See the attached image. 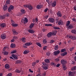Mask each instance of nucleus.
<instances>
[{
  "mask_svg": "<svg viewBox=\"0 0 76 76\" xmlns=\"http://www.w3.org/2000/svg\"><path fill=\"white\" fill-rule=\"evenodd\" d=\"M42 64L43 66H42V68L44 69V70H47L48 69V67L47 66H45L46 65V63L45 62L42 63Z\"/></svg>",
  "mask_w": 76,
  "mask_h": 76,
  "instance_id": "f257e3e1",
  "label": "nucleus"
},
{
  "mask_svg": "<svg viewBox=\"0 0 76 76\" xmlns=\"http://www.w3.org/2000/svg\"><path fill=\"white\" fill-rule=\"evenodd\" d=\"M14 9V7L11 5L10 6V7L8 8V11L9 12H11V10H13Z\"/></svg>",
  "mask_w": 76,
  "mask_h": 76,
  "instance_id": "f03ea898",
  "label": "nucleus"
},
{
  "mask_svg": "<svg viewBox=\"0 0 76 76\" xmlns=\"http://www.w3.org/2000/svg\"><path fill=\"white\" fill-rule=\"evenodd\" d=\"M60 51L59 50H58L57 51H55L54 52V56H58L59 54H60Z\"/></svg>",
  "mask_w": 76,
  "mask_h": 76,
  "instance_id": "7ed1b4c3",
  "label": "nucleus"
},
{
  "mask_svg": "<svg viewBox=\"0 0 76 76\" xmlns=\"http://www.w3.org/2000/svg\"><path fill=\"white\" fill-rule=\"evenodd\" d=\"M1 38L2 39H4L6 38V35L5 34H1Z\"/></svg>",
  "mask_w": 76,
  "mask_h": 76,
  "instance_id": "20e7f679",
  "label": "nucleus"
},
{
  "mask_svg": "<svg viewBox=\"0 0 76 76\" xmlns=\"http://www.w3.org/2000/svg\"><path fill=\"white\" fill-rule=\"evenodd\" d=\"M49 21L50 22H51L52 23H53L55 22V20H54V19L53 18H50L49 19Z\"/></svg>",
  "mask_w": 76,
  "mask_h": 76,
  "instance_id": "39448f33",
  "label": "nucleus"
},
{
  "mask_svg": "<svg viewBox=\"0 0 76 76\" xmlns=\"http://www.w3.org/2000/svg\"><path fill=\"white\" fill-rule=\"evenodd\" d=\"M57 15L58 17L59 18H61V17H62V14L61 13V12L60 11H58L57 13Z\"/></svg>",
  "mask_w": 76,
  "mask_h": 76,
  "instance_id": "423d86ee",
  "label": "nucleus"
},
{
  "mask_svg": "<svg viewBox=\"0 0 76 76\" xmlns=\"http://www.w3.org/2000/svg\"><path fill=\"white\" fill-rule=\"evenodd\" d=\"M63 23V22L61 20H60L58 21V24L59 25H62Z\"/></svg>",
  "mask_w": 76,
  "mask_h": 76,
  "instance_id": "0eeeda50",
  "label": "nucleus"
},
{
  "mask_svg": "<svg viewBox=\"0 0 76 76\" xmlns=\"http://www.w3.org/2000/svg\"><path fill=\"white\" fill-rule=\"evenodd\" d=\"M61 63L62 64H63V65H64V64H66V62L64 60L62 59L61 61Z\"/></svg>",
  "mask_w": 76,
  "mask_h": 76,
  "instance_id": "6e6552de",
  "label": "nucleus"
},
{
  "mask_svg": "<svg viewBox=\"0 0 76 76\" xmlns=\"http://www.w3.org/2000/svg\"><path fill=\"white\" fill-rule=\"evenodd\" d=\"M53 33L52 32H50L47 34V37H48V38H50V37H51L53 35Z\"/></svg>",
  "mask_w": 76,
  "mask_h": 76,
  "instance_id": "1a4fd4ad",
  "label": "nucleus"
},
{
  "mask_svg": "<svg viewBox=\"0 0 76 76\" xmlns=\"http://www.w3.org/2000/svg\"><path fill=\"white\" fill-rule=\"evenodd\" d=\"M32 43L31 42H27L24 45L26 46H29L31 45H32Z\"/></svg>",
  "mask_w": 76,
  "mask_h": 76,
  "instance_id": "9d476101",
  "label": "nucleus"
},
{
  "mask_svg": "<svg viewBox=\"0 0 76 76\" xmlns=\"http://www.w3.org/2000/svg\"><path fill=\"white\" fill-rule=\"evenodd\" d=\"M42 7V5L41 4L40 5H38L37 6V9H41Z\"/></svg>",
  "mask_w": 76,
  "mask_h": 76,
  "instance_id": "9b49d317",
  "label": "nucleus"
},
{
  "mask_svg": "<svg viewBox=\"0 0 76 76\" xmlns=\"http://www.w3.org/2000/svg\"><path fill=\"white\" fill-rule=\"evenodd\" d=\"M2 54L5 55V56H7L9 54V52L7 51H4L2 52Z\"/></svg>",
  "mask_w": 76,
  "mask_h": 76,
  "instance_id": "f8f14e48",
  "label": "nucleus"
},
{
  "mask_svg": "<svg viewBox=\"0 0 76 76\" xmlns=\"http://www.w3.org/2000/svg\"><path fill=\"white\" fill-rule=\"evenodd\" d=\"M0 26L1 27V28H4V27H6V24L5 23H2L0 24Z\"/></svg>",
  "mask_w": 76,
  "mask_h": 76,
  "instance_id": "ddd939ff",
  "label": "nucleus"
},
{
  "mask_svg": "<svg viewBox=\"0 0 76 76\" xmlns=\"http://www.w3.org/2000/svg\"><path fill=\"white\" fill-rule=\"evenodd\" d=\"M69 38L75 40L76 39V37L75 36H71L70 37H69Z\"/></svg>",
  "mask_w": 76,
  "mask_h": 76,
  "instance_id": "4468645a",
  "label": "nucleus"
},
{
  "mask_svg": "<svg viewBox=\"0 0 76 76\" xmlns=\"http://www.w3.org/2000/svg\"><path fill=\"white\" fill-rule=\"evenodd\" d=\"M23 22H24V24H26V23H28V19L26 18H25L24 20H23Z\"/></svg>",
  "mask_w": 76,
  "mask_h": 76,
  "instance_id": "2eb2a0df",
  "label": "nucleus"
},
{
  "mask_svg": "<svg viewBox=\"0 0 76 76\" xmlns=\"http://www.w3.org/2000/svg\"><path fill=\"white\" fill-rule=\"evenodd\" d=\"M7 5H5L4 6V7H3V9L4 10V11H6V10H7Z\"/></svg>",
  "mask_w": 76,
  "mask_h": 76,
  "instance_id": "dca6fc26",
  "label": "nucleus"
},
{
  "mask_svg": "<svg viewBox=\"0 0 76 76\" xmlns=\"http://www.w3.org/2000/svg\"><path fill=\"white\" fill-rule=\"evenodd\" d=\"M12 57H13L15 59H16V60H17L18 58V56L14 54H12Z\"/></svg>",
  "mask_w": 76,
  "mask_h": 76,
  "instance_id": "f3484780",
  "label": "nucleus"
},
{
  "mask_svg": "<svg viewBox=\"0 0 76 76\" xmlns=\"http://www.w3.org/2000/svg\"><path fill=\"white\" fill-rule=\"evenodd\" d=\"M56 6V1H54L52 4V7H55Z\"/></svg>",
  "mask_w": 76,
  "mask_h": 76,
  "instance_id": "a211bd4d",
  "label": "nucleus"
},
{
  "mask_svg": "<svg viewBox=\"0 0 76 76\" xmlns=\"http://www.w3.org/2000/svg\"><path fill=\"white\" fill-rule=\"evenodd\" d=\"M5 69H9L10 68V66H9V64H6L5 65Z\"/></svg>",
  "mask_w": 76,
  "mask_h": 76,
  "instance_id": "6ab92c4d",
  "label": "nucleus"
},
{
  "mask_svg": "<svg viewBox=\"0 0 76 76\" xmlns=\"http://www.w3.org/2000/svg\"><path fill=\"white\" fill-rule=\"evenodd\" d=\"M29 52V51L28 50H25L23 52V54H28Z\"/></svg>",
  "mask_w": 76,
  "mask_h": 76,
  "instance_id": "aec40b11",
  "label": "nucleus"
},
{
  "mask_svg": "<svg viewBox=\"0 0 76 76\" xmlns=\"http://www.w3.org/2000/svg\"><path fill=\"white\" fill-rule=\"evenodd\" d=\"M69 76H74L73 74V72L72 71H69Z\"/></svg>",
  "mask_w": 76,
  "mask_h": 76,
  "instance_id": "412c9836",
  "label": "nucleus"
},
{
  "mask_svg": "<svg viewBox=\"0 0 76 76\" xmlns=\"http://www.w3.org/2000/svg\"><path fill=\"white\" fill-rule=\"evenodd\" d=\"M28 32L31 34H34V31H33V30L29 29L28 30Z\"/></svg>",
  "mask_w": 76,
  "mask_h": 76,
  "instance_id": "4be33fe9",
  "label": "nucleus"
},
{
  "mask_svg": "<svg viewBox=\"0 0 76 76\" xmlns=\"http://www.w3.org/2000/svg\"><path fill=\"white\" fill-rule=\"evenodd\" d=\"M34 23H32L30 24L29 26L30 29H32L33 28V26H34Z\"/></svg>",
  "mask_w": 76,
  "mask_h": 76,
  "instance_id": "5701e85b",
  "label": "nucleus"
},
{
  "mask_svg": "<svg viewBox=\"0 0 76 76\" xmlns=\"http://www.w3.org/2000/svg\"><path fill=\"white\" fill-rule=\"evenodd\" d=\"M28 8L29 9L31 10H32V9H33V7H32V6L29 5H28Z\"/></svg>",
  "mask_w": 76,
  "mask_h": 76,
  "instance_id": "b1692460",
  "label": "nucleus"
},
{
  "mask_svg": "<svg viewBox=\"0 0 76 76\" xmlns=\"http://www.w3.org/2000/svg\"><path fill=\"white\" fill-rule=\"evenodd\" d=\"M12 26H14V27H17V26H18V24H17L12 23Z\"/></svg>",
  "mask_w": 76,
  "mask_h": 76,
  "instance_id": "393cba45",
  "label": "nucleus"
},
{
  "mask_svg": "<svg viewBox=\"0 0 76 76\" xmlns=\"http://www.w3.org/2000/svg\"><path fill=\"white\" fill-rule=\"evenodd\" d=\"M71 32L72 33V34H76V30L74 29L72 30L71 31Z\"/></svg>",
  "mask_w": 76,
  "mask_h": 76,
  "instance_id": "a878e982",
  "label": "nucleus"
},
{
  "mask_svg": "<svg viewBox=\"0 0 76 76\" xmlns=\"http://www.w3.org/2000/svg\"><path fill=\"white\" fill-rule=\"evenodd\" d=\"M57 33V31H53V33H52V35H56V33Z\"/></svg>",
  "mask_w": 76,
  "mask_h": 76,
  "instance_id": "bb28decb",
  "label": "nucleus"
},
{
  "mask_svg": "<svg viewBox=\"0 0 76 76\" xmlns=\"http://www.w3.org/2000/svg\"><path fill=\"white\" fill-rule=\"evenodd\" d=\"M21 40L23 42H25V41H26V38L25 37H23L21 39Z\"/></svg>",
  "mask_w": 76,
  "mask_h": 76,
  "instance_id": "cd10ccee",
  "label": "nucleus"
},
{
  "mask_svg": "<svg viewBox=\"0 0 76 76\" xmlns=\"http://www.w3.org/2000/svg\"><path fill=\"white\" fill-rule=\"evenodd\" d=\"M67 52H64L63 53H62L61 54V56H66V55H67Z\"/></svg>",
  "mask_w": 76,
  "mask_h": 76,
  "instance_id": "c85d7f7f",
  "label": "nucleus"
},
{
  "mask_svg": "<svg viewBox=\"0 0 76 76\" xmlns=\"http://www.w3.org/2000/svg\"><path fill=\"white\" fill-rule=\"evenodd\" d=\"M76 70V66H75L74 67H73L71 68V70H72V71Z\"/></svg>",
  "mask_w": 76,
  "mask_h": 76,
  "instance_id": "c756f323",
  "label": "nucleus"
},
{
  "mask_svg": "<svg viewBox=\"0 0 76 76\" xmlns=\"http://www.w3.org/2000/svg\"><path fill=\"white\" fill-rule=\"evenodd\" d=\"M45 26H52V24H45Z\"/></svg>",
  "mask_w": 76,
  "mask_h": 76,
  "instance_id": "7c9ffc66",
  "label": "nucleus"
},
{
  "mask_svg": "<svg viewBox=\"0 0 76 76\" xmlns=\"http://www.w3.org/2000/svg\"><path fill=\"white\" fill-rule=\"evenodd\" d=\"M68 28L69 29H72L73 28V26L72 25H69L68 26Z\"/></svg>",
  "mask_w": 76,
  "mask_h": 76,
  "instance_id": "2f4dec72",
  "label": "nucleus"
},
{
  "mask_svg": "<svg viewBox=\"0 0 76 76\" xmlns=\"http://www.w3.org/2000/svg\"><path fill=\"white\" fill-rule=\"evenodd\" d=\"M21 61L20 60H18L16 61V64H19L21 63Z\"/></svg>",
  "mask_w": 76,
  "mask_h": 76,
  "instance_id": "473e14b6",
  "label": "nucleus"
},
{
  "mask_svg": "<svg viewBox=\"0 0 76 76\" xmlns=\"http://www.w3.org/2000/svg\"><path fill=\"white\" fill-rule=\"evenodd\" d=\"M20 12H21L22 13H25L26 12L25 10H20Z\"/></svg>",
  "mask_w": 76,
  "mask_h": 76,
  "instance_id": "72a5a7b5",
  "label": "nucleus"
},
{
  "mask_svg": "<svg viewBox=\"0 0 76 76\" xmlns=\"http://www.w3.org/2000/svg\"><path fill=\"white\" fill-rule=\"evenodd\" d=\"M45 61L46 62V63H50V60L48 59H46L45 60Z\"/></svg>",
  "mask_w": 76,
  "mask_h": 76,
  "instance_id": "f704fd0d",
  "label": "nucleus"
},
{
  "mask_svg": "<svg viewBox=\"0 0 76 76\" xmlns=\"http://www.w3.org/2000/svg\"><path fill=\"white\" fill-rule=\"evenodd\" d=\"M11 48H15V44H12L11 45Z\"/></svg>",
  "mask_w": 76,
  "mask_h": 76,
  "instance_id": "c9c22d12",
  "label": "nucleus"
},
{
  "mask_svg": "<svg viewBox=\"0 0 76 76\" xmlns=\"http://www.w3.org/2000/svg\"><path fill=\"white\" fill-rule=\"evenodd\" d=\"M60 61V59H59V58H56L55 59V62H58Z\"/></svg>",
  "mask_w": 76,
  "mask_h": 76,
  "instance_id": "e433bc0d",
  "label": "nucleus"
},
{
  "mask_svg": "<svg viewBox=\"0 0 76 76\" xmlns=\"http://www.w3.org/2000/svg\"><path fill=\"white\" fill-rule=\"evenodd\" d=\"M58 48V45H56L54 48V49L55 50H57Z\"/></svg>",
  "mask_w": 76,
  "mask_h": 76,
  "instance_id": "4c0bfd02",
  "label": "nucleus"
},
{
  "mask_svg": "<svg viewBox=\"0 0 76 76\" xmlns=\"http://www.w3.org/2000/svg\"><path fill=\"white\" fill-rule=\"evenodd\" d=\"M43 44H46L47 42V40L46 39H44L43 41Z\"/></svg>",
  "mask_w": 76,
  "mask_h": 76,
  "instance_id": "58836bf2",
  "label": "nucleus"
},
{
  "mask_svg": "<svg viewBox=\"0 0 76 76\" xmlns=\"http://www.w3.org/2000/svg\"><path fill=\"white\" fill-rule=\"evenodd\" d=\"M0 18L1 20L4 19V16H3L2 15H0Z\"/></svg>",
  "mask_w": 76,
  "mask_h": 76,
  "instance_id": "ea45409f",
  "label": "nucleus"
},
{
  "mask_svg": "<svg viewBox=\"0 0 76 76\" xmlns=\"http://www.w3.org/2000/svg\"><path fill=\"white\" fill-rule=\"evenodd\" d=\"M37 45L38 46H39L40 47H42V46H41V44H40V43L38 42L37 43Z\"/></svg>",
  "mask_w": 76,
  "mask_h": 76,
  "instance_id": "a19ab883",
  "label": "nucleus"
},
{
  "mask_svg": "<svg viewBox=\"0 0 76 76\" xmlns=\"http://www.w3.org/2000/svg\"><path fill=\"white\" fill-rule=\"evenodd\" d=\"M16 52L17 51L16 50H14L11 51V54H14V53H16Z\"/></svg>",
  "mask_w": 76,
  "mask_h": 76,
  "instance_id": "79ce46f5",
  "label": "nucleus"
},
{
  "mask_svg": "<svg viewBox=\"0 0 76 76\" xmlns=\"http://www.w3.org/2000/svg\"><path fill=\"white\" fill-rule=\"evenodd\" d=\"M62 67L63 69H64V70H66L67 68H66V66L65 65H63L62 66Z\"/></svg>",
  "mask_w": 76,
  "mask_h": 76,
  "instance_id": "37998d69",
  "label": "nucleus"
},
{
  "mask_svg": "<svg viewBox=\"0 0 76 76\" xmlns=\"http://www.w3.org/2000/svg\"><path fill=\"white\" fill-rule=\"evenodd\" d=\"M66 49H63L62 50H61V53H63V52H64L65 51H66Z\"/></svg>",
  "mask_w": 76,
  "mask_h": 76,
  "instance_id": "c03bdc74",
  "label": "nucleus"
},
{
  "mask_svg": "<svg viewBox=\"0 0 76 76\" xmlns=\"http://www.w3.org/2000/svg\"><path fill=\"white\" fill-rule=\"evenodd\" d=\"M10 3V0H7L6 2L7 4H9Z\"/></svg>",
  "mask_w": 76,
  "mask_h": 76,
  "instance_id": "a18cd8bd",
  "label": "nucleus"
},
{
  "mask_svg": "<svg viewBox=\"0 0 76 76\" xmlns=\"http://www.w3.org/2000/svg\"><path fill=\"white\" fill-rule=\"evenodd\" d=\"M53 28L54 29H60V28L58 27H57L56 26L54 27Z\"/></svg>",
  "mask_w": 76,
  "mask_h": 76,
  "instance_id": "49530a36",
  "label": "nucleus"
},
{
  "mask_svg": "<svg viewBox=\"0 0 76 76\" xmlns=\"http://www.w3.org/2000/svg\"><path fill=\"white\" fill-rule=\"evenodd\" d=\"M13 39H18V37H17V36H14L13 37Z\"/></svg>",
  "mask_w": 76,
  "mask_h": 76,
  "instance_id": "de8ad7c7",
  "label": "nucleus"
},
{
  "mask_svg": "<svg viewBox=\"0 0 76 76\" xmlns=\"http://www.w3.org/2000/svg\"><path fill=\"white\" fill-rule=\"evenodd\" d=\"M70 21H68L67 22V23L66 24V26H69V25H70Z\"/></svg>",
  "mask_w": 76,
  "mask_h": 76,
  "instance_id": "09e8293b",
  "label": "nucleus"
},
{
  "mask_svg": "<svg viewBox=\"0 0 76 76\" xmlns=\"http://www.w3.org/2000/svg\"><path fill=\"white\" fill-rule=\"evenodd\" d=\"M47 46H45L43 48V50H47Z\"/></svg>",
  "mask_w": 76,
  "mask_h": 76,
  "instance_id": "8fccbe9b",
  "label": "nucleus"
},
{
  "mask_svg": "<svg viewBox=\"0 0 76 76\" xmlns=\"http://www.w3.org/2000/svg\"><path fill=\"white\" fill-rule=\"evenodd\" d=\"M54 42V41L53 40H50L49 42V43H50L51 44V43H53V42Z\"/></svg>",
  "mask_w": 76,
  "mask_h": 76,
  "instance_id": "3c124183",
  "label": "nucleus"
},
{
  "mask_svg": "<svg viewBox=\"0 0 76 76\" xmlns=\"http://www.w3.org/2000/svg\"><path fill=\"white\" fill-rule=\"evenodd\" d=\"M42 30L43 32H46V31H47L46 29L43 28L42 29Z\"/></svg>",
  "mask_w": 76,
  "mask_h": 76,
  "instance_id": "603ef678",
  "label": "nucleus"
},
{
  "mask_svg": "<svg viewBox=\"0 0 76 76\" xmlns=\"http://www.w3.org/2000/svg\"><path fill=\"white\" fill-rule=\"evenodd\" d=\"M5 16H7V17H9V16H10V14L8 13H7L6 14Z\"/></svg>",
  "mask_w": 76,
  "mask_h": 76,
  "instance_id": "864d4df0",
  "label": "nucleus"
},
{
  "mask_svg": "<svg viewBox=\"0 0 76 76\" xmlns=\"http://www.w3.org/2000/svg\"><path fill=\"white\" fill-rule=\"evenodd\" d=\"M12 76V73H9L7 75V76Z\"/></svg>",
  "mask_w": 76,
  "mask_h": 76,
  "instance_id": "5fc2aeb1",
  "label": "nucleus"
},
{
  "mask_svg": "<svg viewBox=\"0 0 76 76\" xmlns=\"http://www.w3.org/2000/svg\"><path fill=\"white\" fill-rule=\"evenodd\" d=\"M36 63L35 62H33L32 63V66H35V65H36Z\"/></svg>",
  "mask_w": 76,
  "mask_h": 76,
  "instance_id": "6e6d98bb",
  "label": "nucleus"
},
{
  "mask_svg": "<svg viewBox=\"0 0 76 76\" xmlns=\"http://www.w3.org/2000/svg\"><path fill=\"white\" fill-rule=\"evenodd\" d=\"M13 34H14L15 35H18V33H17V32H16V31H13Z\"/></svg>",
  "mask_w": 76,
  "mask_h": 76,
  "instance_id": "4d7b16f0",
  "label": "nucleus"
},
{
  "mask_svg": "<svg viewBox=\"0 0 76 76\" xmlns=\"http://www.w3.org/2000/svg\"><path fill=\"white\" fill-rule=\"evenodd\" d=\"M28 5H24L23 6L25 7V8H26V7L28 8Z\"/></svg>",
  "mask_w": 76,
  "mask_h": 76,
  "instance_id": "13d9d810",
  "label": "nucleus"
},
{
  "mask_svg": "<svg viewBox=\"0 0 76 76\" xmlns=\"http://www.w3.org/2000/svg\"><path fill=\"white\" fill-rule=\"evenodd\" d=\"M50 54L51 53H50L49 52H48V53H46V55L48 56H50Z\"/></svg>",
  "mask_w": 76,
  "mask_h": 76,
  "instance_id": "bf43d9fd",
  "label": "nucleus"
},
{
  "mask_svg": "<svg viewBox=\"0 0 76 76\" xmlns=\"http://www.w3.org/2000/svg\"><path fill=\"white\" fill-rule=\"evenodd\" d=\"M16 72L17 73H20V71L18 69H16Z\"/></svg>",
  "mask_w": 76,
  "mask_h": 76,
  "instance_id": "052dcab7",
  "label": "nucleus"
},
{
  "mask_svg": "<svg viewBox=\"0 0 76 76\" xmlns=\"http://www.w3.org/2000/svg\"><path fill=\"white\" fill-rule=\"evenodd\" d=\"M58 19H59V18H56V22H58V20H59Z\"/></svg>",
  "mask_w": 76,
  "mask_h": 76,
  "instance_id": "680f3d73",
  "label": "nucleus"
},
{
  "mask_svg": "<svg viewBox=\"0 0 76 76\" xmlns=\"http://www.w3.org/2000/svg\"><path fill=\"white\" fill-rule=\"evenodd\" d=\"M60 66V64H58L56 65V67H59Z\"/></svg>",
  "mask_w": 76,
  "mask_h": 76,
  "instance_id": "e2e57ef3",
  "label": "nucleus"
},
{
  "mask_svg": "<svg viewBox=\"0 0 76 76\" xmlns=\"http://www.w3.org/2000/svg\"><path fill=\"white\" fill-rule=\"evenodd\" d=\"M6 48H7L6 47H5L3 48L4 51H5V50H6Z\"/></svg>",
  "mask_w": 76,
  "mask_h": 76,
  "instance_id": "0e129e2a",
  "label": "nucleus"
},
{
  "mask_svg": "<svg viewBox=\"0 0 76 76\" xmlns=\"http://www.w3.org/2000/svg\"><path fill=\"white\" fill-rule=\"evenodd\" d=\"M41 75V72H39L36 76H41V75Z\"/></svg>",
  "mask_w": 76,
  "mask_h": 76,
  "instance_id": "69168bd1",
  "label": "nucleus"
},
{
  "mask_svg": "<svg viewBox=\"0 0 76 76\" xmlns=\"http://www.w3.org/2000/svg\"><path fill=\"white\" fill-rule=\"evenodd\" d=\"M46 75V74L45 73V72H44L43 74L42 75V76H45Z\"/></svg>",
  "mask_w": 76,
  "mask_h": 76,
  "instance_id": "338daca9",
  "label": "nucleus"
},
{
  "mask_svg": "<svg viewBox=\"0 0 76 76\" xmlns=\"http://www.w3.org/2000/svg\"><path fill=\"white\" fill-rule=\"evenodd\" d=\"M74 10L76 11V6H75L73 7Z\"/></svg>",
  "mask_w": 76,
  "mask_h": 76,
  "instance_id": "774afa93",
  "label": "nucleus"
}]
</instances>
